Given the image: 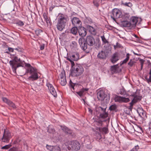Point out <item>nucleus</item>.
<instances>
[{
  "label": "nucleus",
  "instance_id": "a211bd4d",
  "mask_svg": "<svg viewBox=\"0 0 151 151\" xmlns=\"http://www.w3.org/2000/svg\"><path fill=\"white\" fill-rule=\"evenodd\" d=\"M2 100L4 102L7 103L8 105L13 108H16V106L15 104L13 103L12 102L8 100L7 98L5 97H2Z\"/></svg>",
  "mask_w": 151,
  "mask_h": 151
},
{
  "label": "nucleus",
  "instance_id": "393cba45",
  "mask_svg": "<svg viewBox=\"0 0 151 151\" xmlns=\"http://www.w3.org/2000/svg\"><path fill=\"white\" fill-rule=\"evenodd\" d=\"M121 22L122 23V24L124 27H131L130 22L127 21H121Z\"/></svg>",
  "mask_w": 151,
  "mask_h": 151
},
{
  "label": "nucleus",
  "instance_id": "8fccbe9b",
  "mask_svg": "<svg viewBox=\"0 0 151 151\" xmlns=\"http://www.w3.org/2000/svg\"><path fill=\"white\" fill-rule=\"evenodd\" d=\"M60 80L63 78H65V75L63 73H61L60 75Z\"/></svg>",
  "mask_w": 151,
  "mask_h": 151
},
{
  "label": "nucleus",
  "instance_id": "4d7b16f0",
  "mask_svg": "<svg viewBox=\"0 0 151 151\" xmlns=\"http://www.w3.org/2000/svg\"><path fill=\"white\" fill-rule=\"evenodd\" d=\"M88 111H89V112L92 114V111H93L90 108H88Z\"/></svg>",
  "mask_w": 151,
  "mask_h": 151
},
{
  "label": "nucleus",
  "instance_id": "423d86ee",
  "mask_svg": "<svg viewBox=\"0 0 151 151\" xmlns=\"http://www.w3.org/2000/svg\"><path fill=\"white\" fill-rule=\"evenodd\" d=\"M67 19L63 15L60 16L58 18V23L57 25L58 29L59 31L63 30L65 27Z\"/></svg>",
  "mask_w": 151,
  "mask_h": 151
},
{
  "label": "nucleus",
  "instance_id": "3c124183",
  "mask_svg": "<svg viewBox=\"0 0 151 151\" xmlns=\"http://www.w3.org/2000/svg\"><path fill=\"white\" fill-rule=\"evenodd\" d=\"M120 47V45L118 43H117L116 44V45H114V47L115 48V49H116L117 47Z\"/></svg>",
  "mask_w": 151,
  "mask_h": 151
},
{
  "label": "nucleus",
  "instance_id": "c03bdc74",
  "mask_svg": "<svg viewBox=\"0 0 151 151\" xmlns=\"http://www.w3.org/2000/svg\"><path fill=\"white\" fill-rule=\"evenodd\" d=\"M139 149V147L138 145H136L133 148L132 150L130 151H137V150Z\"/></svg>",
  "mask_w": 151,
  "mask_h": 151
},
{
  "label": "nucleus",
  "instance_id": "9b49d317",
  "mask_svg": "<svg viewBox=\"0 0 151 151\" xmlns=\"http://www.w3.org/2000/svg\"><path fill=\"white\" fill-rule=\"evenodd\" d=\"M141 98L142 97L140 96H134L131 102L129 103L130 106L129 107V109L131 111L133 105L138 101H140L141 100Z\"/></svg>",
  "mask_w": 151,
  "mask_h": 151
},
{
  "label": "nucleus",
  "instance_id": "ddd939ff",
  "mask_svg": "<svg viewBox=\"0 0 151 151\" xmlns=\"http://www.w3.org/2000/svg\"><path fill=\"white\" fill-rule=\"evenodd\" d=\"M108 54V52L106 50H101L100 52L97 55V57L102 59H105L107 56Z\"/></svg>",
  "mask_w": 151,
  "mask_h": 151
},
{
  "label": "nucleus",
  "instance_id": "473e14b6",
  "mask_svg": "<svg viewBox=\"0 0 151 151\" xmlns=\"http://www.w3.org/2000/svg\"><path fill=\"white\" fill-rule=\"evenodd\" d=\"M129 53H127L126 55V58L123 60L122 64H124L126 63L129 59Z\"/></svg>",
  "mask_w": 151,
  "mask_h": 151
},
{
  "label": "nucleus",
  "instance_id": "09e8293b",
  "mask_svg": "<svg viewBox=\"0 0 151 151\" xmlns=\"http://www.w3.org/2000/svg\"><path fill=\"white\" fill-rule=\"evenodd\" d=\"M67 134L70 135L72 136L73 135V133L72 131L69 129V131H68L67 132Z\"/></svg>",
  "mask_w": 151,
  "mask_h": 151
},
{
  "label": "nucleus",
  "instance_id": "7ed1b4c3",
  "mask_svg": "<svg viewBox=\"0 0 151 151\" xmlns=\"http://www.w3.org/2000/svg\"><path fill=\"white\" fill-rule=\"evenodd\" d=\"M26 67V73H29L31 76L28 78L29 81H34L39 78L37 69L32 67L29 63H24Z\"/></svg>",
  "mask_w": 151,
  "mask_h": 151
},
{
  "label": "nucleus",
  "instance_id": "a18cd8bd",
  "mask_svg": "<svg viewBox=\"0 0 151 151\" xmlns=\"http://www.w3.org/2000/svg\"><path fill=\"white\" fill-rule=\"evenodd\" d=\"M149 74L150 75L149 77V78L147 79V81L148 82V83H149V82H151V69L150 70Z\"/></svg>",
  "mask_w": 151,
  "mask_h": 151
},
{
  "label": "nucleus",
  "instance_id": "603ef678",
  "mask_svg": "<svg viewBox=\"0 0 151 151\" xmlns=\"http://www.w3.org/2000/svg\"><path fill=\"white\" fill-rule=\"evenodd\" d=\"M17 150L16 148L15 147H13L10 149V151H16Z\"/></svg>",
  "mask_w": 151,
  "mask_h": 151
},
{
  "label": "nucleus",
  "instance_id": "052dcab7",
  "mask_svg": "<svg viewBox=\"0 0 151 151\" xmlns=\"http://www.w3.org/2000/svg\"><path fill=\"white\" fill-rule=\"evenodd\" d=\"M149 128L150 129H151V122L149 124Z\"/></svg>",
  "mask_w": 151,
  "mask_h": 151
},
{
  "label": "nucleus",
  "instance_id": "0eeeda50",
  "mask_svg": "<svg viewBox=\"0 0 151 151\" xmlns=\"http://www.w3.org/2000/svg\"><path fill=\"white\" fill-rule=\"evenodd\" d=\"M111 17L115 21L116 19L122 17L123 14L122 12L117 9H114L112 12Z\"/></svg>",
  "mask_w": 151,
  "mask_h": 151
},
{
  "label": "nucleus",
  "instance_id": "c85d7f7f",
  "mask_svg": "<svg viewBox=\"0 0 151 151\" xmlns=\"http://www.w3.org/2000/svg\"><path fill=\"white\" fill-rule=\"evenodd\" d=\"M102 0H94L93 3L95 6L96 7L99 6V4L101 2Z\"/></svg>",
  "mask_w": 151,
  "mask_h": 151
},
{
  "label": "nucleus",
  "instance_id": "39448f33",
  "mask_svg": "<svg viewBox=\"0 0 151 151\" xmlns=\"http://www.w3.org/2000/svg\"><path fill=\"white\" fill-rule=\"evenodd\" d=\"M97 98L99 100L108 102L110 99V95L108 93H105L103 90L99 91L97 93Z\"/></svg>",
  "mask_w": 151,
  "mask_h": 151
},
{
  "label": "nucleus",
  "instance_id": "b1692460",
  "mask_svg": "<svg viewBox=\"0 0 151 151\" xmlns=\"http://www.w3.org/2000/svg\"><path fill=\"white\" fill-rule=\"evenodd\" d=\"M137 111L139 116L141 117H144V116L146 115L145 112L142 109L140 108H138Z\"/></svg>",
  "mask_w": 151,
  "mask_h": 151
},
{
  "label": "nucleus",
  "instance_id": "4be33fe9",
  "mask_svg": "<svg viewBox=\"0 0 151 151\" xmlns=\"http://www.w3.org/2000/svg\"><path fill=\"white\" fill-rule=\"evenodd\" d=\"M86 28L87 30H88L92 35H95L96 34V30L93 27L90 25H87Z\"/></svg>",
  "mask_w": 151,
  "mask_h": 151
},
{
  "label": "nucleus",
  "instance_id": "680f3d73",
  "mask_svg": "<svg viewBox=\"0 0 151 151\" xmlns=\"http://www.w3.org/2000/svg\"><path fill=\"white\" fill-rule=\"evenodd\" d=\"M134 36L136 37H137V35H134Z\"/></svg>",
  "mask_w": 151,
  "mask_h": 151
},
{
  "label": "nucleus",
  "instance_id": "5fc2aeb1",
  "mask_svg": "<svg viewBox=\"0 0 151 151\" xmlns=\"http://www.w3.org/2000/svg\"><path fill=\"white\" fill-rule=\"evenodd\" d=\"M8 49L9 51L13 52L14 51V49L13 48L11 47H8Z\"/></svg>",
  "mask_w": 151,
  "mask_h": 151
},
{
  "label": "nucleus",
  "instance_id": "f3484780",
  "mask_svg": "<svg viewBox=\"0 0 151 151\" xmlns=\"http://www.w3.org/2000/svg\"><path fill=\"white\" fill-rule=\"evenodd\" d=\"M79 28L78 32L79 35L82 37L85 36L87 34L86 29L84 27H82V26Z\"/></svg>",
  "mask_w": 151,
  "mask_h": 151
},
{
  "label": "nucleus",
  "instance_id": "58836bf2",
  "mask_svg": "<svg viewBox=\"0 0 151 151\" xmlns=\"http://www.w3.org/2000/svg\"><path fill=\"white\" fill-rule=\"evenodd\" d=\"M96 134L97 136V138L98 139H100L101 138V135L100 133L98 132H96Z\"/></svg>",
  "mask_w": 151,
  "mask_h": 151
},
{
  "label": "nucleus",
  "instance_id": "bb28decb",
  "mask_svg": "<svg viewBox=\"0 0 151 151\" xmlns=\"http://www.w3.org/2000/svg\"><path fill=\"white\" fill-rule=\"evenodd\" d=\"M77 27H77L76 26H74V27H73L71 29V33L73 34L76 35L77 33L78 32Z\"/></svg>",
  "mask_w": 151,
  "mask_h": 151
},
{
  "label": "nucleus",
  "instance_id": "f8f14e48",
  "mask_svg": "<svg viewBox=\"0 0 151 151\" xmlns=\"http://www.w3.org/2000/svg\"><path fill=\"white\" fill-rule=\"evenodd\" d=\"M46 85L51 93L54 97H56L57 96V93L52 85L49 83H47Z\"/></svg>",
  "mask_w": 151,
  "mask_h": 151
},
{
  "label": "nucleus",
  "instance_id": "a19ab883",
  "mask_svg": "<svg viewBox=\"0 0 151 151\" xmlns=\"http://www.w3.org/2000/svg\"><path fill=\"white\" fill-rule=\"evenodd\" d=\"M70 129H69L66 127H64L62 128V130L65 133H66L67 132L69 131Z\"/></svg>",
  "mask_w": 151,
  "mask_h": 151
},
{
  "label": "nucleus",
  "instance_id": "5701e85b",
  "mask_svg": "<svg viewBox=\"0 0 151 151\" xmlns=\"http://www.w3.org/2000/svg\"><path fill=\"white\" fill-rule=\"evenodd\" d=\"M88 88H83L79 91L76 92V93L80 97H81L85 94L86 92L88 91Z\"/></svg>",
  "mask_w": 151,
  "mask_h": 151
},
{
  "label": "nucleus",
  "instance_id": "79ce46f5",
  "mask_svg": "<svg viewBox=\"0 0 151 151\" xmlns=\"http://www.w3.org/2000/svg\"><path fill=\"white\" fill-rule=\"evenodd\" d=\"M12 145L11 144H9L2 147L1 148L2 149H8Z\"/></svg>",
  "mask_w": 151,
  "mask_h": 151
},
{
  "label": "nucleus",
  "instance_id": "c9c22d12",
  "mask_svg": "<svg viewBox=\"0 0 151 151\" xmlns=\"http://www.w3.org/2000/svg\"><path fill=\"white\" fill-rule=\"evenodd\" d=\"M101 38L102 41L104 44H106V43H108V42L106 39V38L104 35L101 36Z\"/></svg>",
  "mask_w": 151,
  "mask_h": 151
},
{
  "label": "nucleus",
  "instance_id": "cd10ccee",
  "mask_svg": "<svg viewBox=\"0 0 151 151\" xmlns=\"http://www.w3.org/2000/svg\"><path fill=\"white\" fill-rule=\"evenodd\" d=\"M122 97L116 95L114 98V100L115 102H118L119 103H121V100Z\"/></svg>",
  "mask_w": 151,
  "mask_h": 151
},
{
  "label": "nucleus",
  "instance_id": "2eb2a0df",
  "mask_svg": "<svg viewBox=\"0 0 151 151\" xmlns=\"http://www.w3.org/2000/svg\"><path fill=\"white\" fill-rule=\"evenodd\" d=\"M79 58V53L77 52H74L72 53L70 56V59L72 60L76 61L78 60Z\"/></svg>",
  "mask_w": 151,
  "mask_h": 151
},
{
  "label": "nucleus",
  "instance_id": "f03ea898",
  "mask_svg": "<svg viewBox=\"0 0 151 151\" xmlns=\"http://www.w3.org/2000/svg\"><path fill=\"white\" fill-rule=\"evenodd\" d=\"M67 59L71 63L72 65V68L70 74V76L77 77L81 75L83 72V67L78 64L75 65L74 62L68 58Z\"/></svg>",
  "mask_w": 151,
  "mask_h": 151
},
{
  "label": "nucleus",
  "instance_id": "e2e57ef3",
  "mask_svg": "<svg viewBox=\"0 0 151 151\" xmlns=\"http://www.w3.org/2000/svg\"><path fill=\"white\" fill-rule=\"evenodd\" d=\"M82 100H83V101H84V104H85V99H82Z\"/></svg>",
  "mask_w": 151,
  "mask_h": 151
},
{
  "label": "nucleus",
  "instance_id": "de8ad7c7",
  "mask_svg": "<svg viewBox=\"0 0 151 151\" xmlns=\"http://www.w3.org/2000/svg\"><path fill=\"white\" fill-rule=\"evenodd\" d=\"M44 17L45 19V21L48 24V23H50V21L48 18L46 16H45L44 15Z\"/></svg>",
  "mask_w": 151,
  "mask_h": 151
},
{
  "label": "nucleus",
  "instance_id": "c756f323",
  "mask_svg": "<svg viewBox=\"0 0 151 151\" xmlns=\"http://www.w3.org/2000/svg\"><path fill=\"white\" fill-rule=\"evenodd\" d=\"M122 4L125 6H128L130 7H132V4L130 2L124 3L122 1Z\"/></svg>",
  "mask_w": 151,
  "mask_h": 151
},
{
  "label": "nucleus",
  "instance_id": "6e6d98bb",
  "mask_svg": "<svg viewBox=\"0 0 151 151\" xmlns=\"http://www.w3.org/2000/svg\"><path fill=\"white\" fill-rule=\"evenodd\" d=\"M15 49L18 51L20 52L21 51V49L19 47L16 48Z\"/></svg>",
  "mask_w": 151,
  "mask_h": 151
},
{
  "label": "nucleus",
  "instance_id": "6ab92c4d",
  "mask_svg": "<svg viewBox=\"0 0 151 151\" xmlns=\"http://www.w3.org/2000/svg\"><path fill=\"white\" fill-rule=\"evenodd\" d=\"M119 59V57L118 54L117 53H115L112 55L111 61L113 63H114L117 61Z\"/></svg>",
  "mask_w": 151,
  "mask_h": 151
},
{
  "label": "nucleus",
  "instance_id": "49530a36",
  "mask_svg": "<svg viewBox=\"0 0 151 151\" xmlns=\"http://www.w3.org/2000/svg\"><path fill=\"white\" fill-rule=\"evenodd\" d=\"M17 24L20 26H22L24 25V23L23 22L21 21H19L17 22Z\"/></svg>",
  "mask_w": 151,
  "mask_h": 151
},
{
  "label": "nucleus",
  "instance_id": "aec40b11",
  "mask_svg": "<svg viewBox=\"0 0 151 151\" xmlns=\"http://www.w3.org/2000/svg\"><path fill=\"white\" fill-rule=\"evenodd\" d=\"M138 18L136 17H132L131 19L130 22V24L131 27H134L136 26V24L138 22Z\"/></svg>",
  "mask_w": 151,
  "mask_h": 151
},
{
  "label": "nucleus",
  "instance_id": "f704fd0d",
  "mask_svg": "<svg viewBox=\"0 0 151 151\" xmlns=\"http://www.w3.org/2000/svg\"><path fill=\"white\" fill-rule=\"evenodd\" d=\"M66 81L65 78H63L60 80V83L63 86H64L65 85L66 83Z\"/></svg>",
  "mask_w": 151,
  "mask_h": 151
},
{
  "label": "nucleus",
  "instance_id": "9d476101",
  "mask_svg": "<svg viewBox=\"0 0 151 151\" xmlns=\"http://www.w3.org/2000/svg\"><path fill=\"white\" fill-rule=\"evenodd\" d=\"M71 21L73 25L74 26L80 27L82 26V22L78 18L74 17L71 19Z\"/></svg>",
  "mask_w": 151,
  "mask_h": 151
},
{
  "label": "nucleus",
  "instance_id": "412c9836",
  "mask_svg": "<svg viewBox=\"0 0 151 151\" xmlns=\"http://www.w3.org/2000/svg\"><path fill=\"white\" fill-rule=\"evenodd\" d=\"M96 129L99 130L100 132L102 133L103 134H106L108 133L109 131L107 128L104 127L103 128L96 127Z\"/></svg>",
  "mask_w": 151,
  "mask_h": 151
},
{
  "label": "nucleus",
  "instance_id": "0e129e2a",
  "mask_svg": "<svg viewBox=\"0 0 151 151\" xmlns=\"http://www.w3.org/2000/svg\"><path fill=\"white\" fill-rule=\"evenodd\" d=\"M147 77H146L145 78L146 79H147Z\"/></svg>",
  "mask_w": 151,
  "mask_h": 151
},
{
  "label": "nucleus",
  "instance_id": "e433bc0d",
  "mask_svg": "<svg viewBox=\"0 0 151 151\" xmlns=\"http://www.w3.org/2000/svg\"><path fill=\"white\" fill-rule=\"evenodd\" d=\"M116 108V106L115 105H112L110 106L109 109L111 111L115 110Z\"/></svg>",
  "mask_w": 151,
  "mask_h": 151
},
{
  "label": "nucleus",
  "instance_id": "7c9ffc66",
  "mask_svg": "<svg viewBox=\"0 0 151 151\" xmlns=\"http://www.w3.org/2000/svg\"><path fill=\"white\" fill-rule=\"evenodd\" d=\"M120 93L122 95H123L125 97H127L128 96V94L126 93L125 90L124 89H121L120 90Z\"/></svg>",
  "mask_w": 151,
  "mask_h": 151
},
{
  "label": "nucleus",
  "instance_id": "a878e982",
  "mask_svg": "<svg viewBox=\"0 0 151 151\" xmlns=\"http://www.w3.org/2000/svg\"><path fill=\"white\" fill-rule=\"evenodd\" d=\"M48 132L49 133L54 134L55 133V130L51 126H49L48 127Z\"/></svg>",
  "mask_w": 151,
  "mask_h": 151
},
{
  "label": "nucleus",
  "instance_id": "dca6fc26",
  "mask_svg": "<svg viewBox=\"0 0 151 151\" xmlns=\"http://www.w3.org/2000/svg\"><path fill=\"white\" fill-rule=\"evenodd\" d=\"M46 148L48 150L51 151H60V148L58 146H53L49 145H46Z\"/></svg>",
  "mask_w": 151,
  "mask_h": 151
},
{
  "label": "nucleus",
  "instance_id": "f257e3e1",
  "mask_svg": "<svg viewBox=\"0 0 151 151\" xmlns=\"http://www.w3.org/2000/svg\"><path fill=\"white\" fill-rule=\"evenodd\" d=\"M78 42L82 49L88 52V51L86 50L87 48V44L90 46H93L94 45L95 41V39L93 37L89 36L87 37L86 40L83 37L80 38Z\"/></svg>",
  "mask_w": 151,
  "mask_h": 151
},
{
  "label": "nucleus",
  "instance_id": "864d4df0",
  "mask_svg": "<svg viewBox=\"0 0 151 151\" xmlns=\"http://www.w3.org/2000/svg\"><path fill=\"white\" fill-rule=\"evenodd\" d=\"M100 108L101 109V110L103 112H106V108H103L101 107H100Z\"/></svg>",
  "mask_w": 151,
  "mask_h": 151
},
{
  "label": "nucleus",
  "instance_id": "1a4fd4ad",
  "mask_svg": "<svg viewBox=\"0 0 151 151\" xmlns=\"http://www.w3.org/2000/svg\"><path fill=\"white\" fill-rule=\"evenodd\" d=\"M71 144L69 145V147L70 148L69 149L68 148V150H70L71 147L73 150H78L80 148V145L78 142L76 141H73L71 142Z\"/></svg>",
  "mask_w": 151,
  "mask_h": 151
},
{
  "label": "nucleus",
  "instance_id": "bf43d9fd",
  "mask_svg": "<svg viewBox=\"0 0 151 151\" xmlns=\"http://www.w3.org/2000/svg\"><path fill=\"white\" fill-rule=\"evenodd\" d=\"M143 64H144V62L143 61L141 62V69H142V67H143Z\"/></svg>",
  "mask_w": 151,
  "mask_h": 151
},
{
  "label": "nucleus",
  "instance_id": "4468645a",
  "mask_svg": "<svg viewBox=\"0 0 151 151\" xmlns=\"http://www.w3.org/2000/svg\"><path fill=\"white\" fill-rule=\"evenodd\" d=\"M111 70L112 74L119 73L121 71V69L117 65L111 67Z\"/></svg>",
  "mask_w": 151,
  "mask_h": 151
},
{
  "label": "nucleus",
  "instance_id": "37998d69",
  "mask_svg": "<svg viewBox=\"0 0 151 151\" xmlns=\"http://www.w3.org/2000/svg\"><path fill=\"white\" fill-rule=\"evenodd\" d=\"M103 121L99 120L96 122V124H97L99 126H101L102 125V122Z\"/></svg>",
  "mask_w": 151,
  "mask_h": 151
},
{
  "label": "nucleus",
  "instance_id": "13d9d810",
  "mask_svg": "<svg viewBox=\"0 0 151 151\" xmlns=\"http://www.w3.org/2000/svg\"><path fill=\"white\" fill-rule=\"evenodd\" d=\"M44 45H42L41 46H40V49L41 50H43L44 49Z\"/></svg>",
  "mask_w": 151,
  "mask_h": 151
},
{
  "label": "nucleus",
  "instance_id": "20e7f679",
  "mask_svg": "<svg viewBox=\"0 0 151 151\" xmlns=\"http://www.w3.org/2000/svg\"><path fill=\"white\" fill-rule=\"evenodd\" d=\"M10 65L12 66L13 71L15 73L17 68L19 67H23L24 65L23 63L21 61L20 58L17 57L15 56L13 60L9 62Z\"/></svg>",
  "mask_w": 151,
  "mask_h": 151
},
{
  "label": "nucleus",
  "instance_id": "ea45409f",
  "mask_svg": "<svg viewBox=\"0 0 151 151\" xmlns=\"http://www.w3.org/2000/svg\"><path fill=\"white\" fill-rule=\"evenodd\" d=\"M76 85V83H73L71 80H70V86L71 88H72L73 90H74V87Z\"/></svg>",
  "mask_w": 151,
  "mask_h": 151
},
{
  "label": "nucleus",
  "instance_id": "72a5a7b5",
  "mask_svg": "<svg viewBox=\"0 0 151 151\" xmlns=\"http://www.w3.org/2000/svg\"><path fill=\"white\" fill-rule=\"evenodd\" d=\"M108 114L106 112H103V113H101L100 114V116L101 118H105L107 117L108 116Z\"/></svg>",
  "mask_w": 151,
  "mask_h": 151
},
{
  "label": "nucleus",
  "instance_id": "4c0bfd02",
  "mask_svg": "<svg viewBox=\"0 0 151 151\" xmlns=\"http://www.w3.org/2000/svg\"><path fill=\"white\" fill-rule=\"evenodd\" d=\"M135 63L134 60H130V61L128 63V65L132 67Z\"/></svg>",
  "mask_w": 151,
  "mask_h": 151
},
{
  "label": "nucleus",
  "instance_id": "2f4dec72",
  "mask_svg": "<svg viewBox=\"0 0 151 151\" xmlns=\"http://www.w3.org/2000/svg\"><path fill=\"white\" fill-rule=\"evenodd\" d=\"M122 99L121 100V103H127L129 102L130 100L128 98H126L125 97H122Z\"/></svg>",
  "mask_w": 151,
  "mask_h": 151
},
{
  "label": "nucleus",
  "instance_id": "6e6552de",
  "mask_svg": "<svg viewBox=\"0 0 151 151\" xmlns=\"http://www.w3.org/2000/svg\"><path fill=\"white\" fill-rule=\"evenodd\" d=\"M12 137V134L7 129H4V133L2 138V141L5 142H8Z\"/></svg>",
  "mask_w": 151,
  "mask_h": 151
}]
</instances>
